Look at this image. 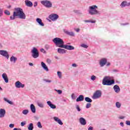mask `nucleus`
I'll list each match as a JSON object with an SVG mask.
<instances>
[{"label":"nucleus","mask_w":130,"mask_h":130,"mask_svg":"<svg viewBox=\"0 0 130 130\" xmlns=\"http://www.w3.org/2000/svg\"><path fill=\"white\" fill-rule=\"evenodd\" d=\"M53 42L55 44L57 47L59 48H64L67 50H74L75 47L72 45H64L63 40L59 38H55L53 40Z\"/></svg>","instance_id":"f257e3e1"},{"label":"nucleus","mask_w":130,"mask_h":130,"mask_svg":"<svg viewBox=\"0 0 130 130\" xmlns=\"http://www.w3.org/2000/svg\"><path fill=\"white\" fill-rule=\"evenodd\" d=\"M15 12H13V15L10 16V20H15L16 17H18L19 19L25 20L26 19V14H24L23 9L21 8L15 9Z\"/></svg>","instance_id":"f03ea898"},{"label":"nucleus","mask_w":130,"mask_h":130,"mask_svg":"<svg viewBox=\"0 0 130 130\" xmlns=\"http://www.w3.org/2000/svg\"><path fill=\"white\" fill-rule=\"evenodd\" d=\"M88 13L89 15L94 16L95 15H101V13L98 11V6L97 5H92L88 7Z\"/></svg>","instance_id":"7ed1b4c3"},{"label":"nucleus","mask_w":130,"mask_h":130,"mask_svg":"<svg viewBox=\"0 0 130 130\" xmlns=\"http://www.w3.org/2000/svg\"><path fill=\"white\" fill-rule=\"evenodd\" d=\"M115 83L114 80H111L110 76H105L102 81V84L104 86H111Z\"/></svg>","instance_id":"20e7f679"},{"label":"nucleus","mask_w":130,"mask_h":130,"mask_svg":"<svg viewBox=\"0 0 130 130\" xmlns=\"http://www.w3.org/2000/svg\"><path fill=\"white\" fill-rule=\"evenodd\" d=\"M41 3L43 6H45L46 9H51L53 5L52 2L49 0H44L41 2Z\"/></svg>","instance_id":"39448f33"},{"label":"nucleus","mask_w":130,"mask_h":130,"mask_svg":"<svg viewBox=\"0 0 130 130\" xmlns=\"http://www.w3.org/2000/svg\"><path fill=\"white\" fill-rule=\"evenodd\" d=\"M102 97V91L100 90H96L93 93L92 98L94 100L96 99H99Z\"/></svg>","instance_id":"423d86ee"},{"label":"nucleus","mask_w":130,"mask_h":130,"mask_svg":"<svg viewBox=\"0 0 130 130\" xmlns=\"http://www.w3.org/2000/svg\"><path fill=\"white\" fill-rule=\"evenodd\" d=\"M31 56L33 58H38L39 57V52L37 48L34 47L31 51Z\"/></svg>","instance_id":"0eeeda50"},{"label":"nucleus","mask_w":130,"mask_h":130,"mask_svg":"<svg viewBox=\"0 0 130 130\" xmlns=\"http://www.w3.org/2000/svg\"><path fill=\"white\" fill-rule=\"evenodd\" d=\"M58 18H59V16L56 14H51L49 16V19L53 21L57 20Z\"/></svg>","instance_id":"6e6552de"},{"label":"nucleus","mask_w":130,"mask_h":130,"mask_svg":"<svg viewBox=\"0 0 130 130\" xmlns=\"http://www.w3.org/2000/svg\"><path fill=\"white\" fill-rule=\"evenodd\" d=\"M120 7L122 9L125 8V7H130V2H127L126 1H122L120 5Z\"/></svg>","instance_id":"1a4fd4ad"},{"label":"nucleus","mask_w":130,"mask_h":130,"mask_svg":"<svg viewBox=\"0 0 130 130\" xmlns=\"http://www.w3.org/2000/svg\"><path fill=\"white\" fill-rule=\"evenodd\" d=\"M15 86L16 88L20 89V88H24L25 87V84L21 83L19 81H17L15 82Z\"/></svg>","instance_id":"9d476101"},{"label":"nucleus","mask_w":130,"mask_h":130,"mask_svg":"<svg viewBox=\"0 0 130 130\" xmlns=\"http://www.w3.org/2000/svg\"><path fill=\"white\" fill-rule=\"evenodd\" d=\"M0 54L2 55V56H4V57L7 58V59H9V55L8 51L1 50H0Z\"/></svg>","instance_id":"9b49d317"},{"label":"nucleus","mask_w":130,"mask_h":130,"mask_svg":"<svg viewBox=\"0 0 130 130\" xmlns=\"http://www.w3.org/2000/svg\"><path fill=\"white\" fill-rule=\"evenodd\" d=\"M79 121L81 125H86V124H87V121H86V119L83 117H80L79 119Z\"/></svg>","instance_id":"f8f14e48"},{"label":"nucleus","mask_w":130,"mask_h":130,"mask_svg":"<svg viewBox=\"0 0 130 130\" xmlns=\"http://www.w3.org/2000/svg\"><path fill=\"white\" fill-rule=\"evenodd\" d=\"M106 62H107V60L106 58H103L101 59L100 61V65L101 68L104 67L106 64Z\"/></svg>","instance_id":"ddd939ff"},{"label":"nucleus","mask_w":130,"mask_h":130,"mask_svg":"<svg viewBox=\"0 0 130 130\" xmlns=\"http://www.w3.org/2000/svg\"><path fill=\"white\" fill-rule=\"evenodd\" d=\"M67 50L61 48H59L57 49V52L59 54H66V53H67Z\"/></svg>","instance_id":"4468645a"},{"label":"nucleus","mask_w":130,"mask_h":130,"mask_svg":"<svg viewBox=\"0 0 130 130\" xmlns=\"http://www.w3.org/2000/svg\"><path fill=\"white\" fill-rule=\"evenodd\" d=\"M6 115V110L0 109V118H4Z\"/></svg>","instance_id":"2eb2a0df"},{"label":"nucleus","mask_w":130,"mask_h":130,"mask_svg":"<svg viewBox=\"0 0 130 130\" xmlns=\"http://www.w3.org/2000/svg\"><path fill=\"white\" fill-rule=\"evenodd\" d=\"M41 66L43 70L46 72H48L49 71V69H48V67H47L46 64H45V63H44V62H41Z\"/></svg>","instance_id":"dca6fc26"},{"label":"nucleus","mask_w":130,"mask_h":130,"mask_svg":"<svg viewBox=\"0 0 130 130\" xmlns=\"http://www.w3.org/2000/svg\"><path fill=\"white\" fill-rule=\"evenodd\" d=\"M53 119L56 121V122H57L58 124H60V125H62V124H63V123H62V121H61V120H60V119H59L58 117H54Z\"/></svg>","instance_id":"f3484780"},{"label":"nucleus","mask_w":130,"mask_h":130,"mask_svg":"<svg viewBox=\"0 0 130 130\" xmlns=\"http://www.w3.org/2000/svg\"><path fill=\"white\" fill-rule=\"evenodd\" d=\"M47 104L52 109H56V106L53 104L52 103H51L50 101L47 102Z\"/></svg>","instance_id":"a211bd4d"},{"label":"nucleus","mask_w":130,"mask_h":130,"mask_svg":"<svg viewBox=\"0 0 130 130\" xmlns=\"http://www.w3.org/2000/svg\"><path fill=\"white\" fill-rule=\"evenodd\" d=\"M36 22L39 24L41 27H44V23L42 22V19L39 18L36 19Z\"/></svg>","instance_id":"6ab92c4d"},{"label":"nucleus","mask_w":130,"mask_h":130,"mask_svg":"<svg viewBox=\"0 0 130 130\" xmlns=\"http://www.w3.org/2000/svg\"><path fill=\"white\" fill-rule=\"evenodd\" d=\"M113 89L115 93H118L120 92V88L117 85H114L113 87Z\"/></svg>","instance_id":"aec40b11"},{"label":"nucleus","mask_w":130,"mask_h":130,"mask_svg":"<svg viewBox=\"0 0 130 130\" xmlns=\"http://www.w3.org/2000/svg\"><path fill=\"white\" fill-rule=\"evenodd\" d=\"M2 78L4 80L5 83H9V78H8V75H7V74L3 73L2 74Z\"/></svg>","instance_id":"412c9836"},{"label":"nucleus","mask_w":130,"mask_h":130,"mask_svg":"<svg viewBox=\"0 0 130 130\" xmlns=\"http://www.w3.org/2000/svg\"><path fill=\"white\" fill-rule=\"evenodd\" d=\"M25 4L26 7H28L29 8H31V7L33 6V3H32L31 1L29 0H25Z\"/></svg>","instance_id":"4be33fe9"},{"label":"nucleus","mask_w":130,"mask_h":130,"mask_svg":"<svg viewBox=\"0 0 130 130\" xmlns=\"http://www.w3.org/2000/svg\"><path fill=\"white\" fill-rule=\"evenodd\" d=\"M30 108L32 113H36V108H35V106H34V104H31L30 105Z\"/></svg>","instance_id":"5701e85b"},{"label":"nucleus","mask_w":130,"mask_h":130,"mask_svg":"<svg viewBox=\"0 0 130 130\" xmlns=\"http://www.w3.org/2000/svg\"><path fill=\"white\" fill-rule=\"evenodd\" d=\"M18 58L14 56H12L10 57V61L11 62H12V63H16V61H17V60Z\"/></svg>","instance_id":"b1692460"},{"label":"nucleus","mask_w":130,"mask_h":130,"mask_svg":"<svg viewBox=\"0 0 130 130\" xmlns=\"http://www.w3.org/2000/svg\"><path fill=\"white\" fill-rule=\"evenodd\" d=\"M81 101H84V95H80L76 99L77 102H81Z\"/></svg>","instance_id":"393cba45"},{"label":"nucleus","mask_w":130,"mask_h":130,"mask_svg":"<svg viewBox=\"0 0 130 130\" xmlns=\"http://www.w3.org/2000/svg\"><path fill=\"white\" fill-rule=\"evenodd\" d=\"M3 100L5 102H7V103H8V104H10V105H14V103H13V102L9 100L7 98H4Z\"/></svg>","instance_id":"a878e982"},{"label":"nucleus","mask_w":130,"mask_h":130,"mask_svg":"<svg viewBox=\"0 0 130 130\" xmlns=\"http://www.w3.org/2000/svg\"><path fill=\"white\" fill-rule=\"evenodd\" d=\"M37 105L40 108H44V103H41L40 102H38Z\"/></svg>","instance_id":"bb28decb"},{"label":"nucleus","mask_w":130,"mask_h":130,"mask_svg":"<svg viewBox=\"0 0 130 130\" xmlns=\"http://www.w3.org/2000/svg\"><path fill=\"white\" fill-rule=\"evenodd\" d=\"M27 128L28 130H33V128H34V126H33V123H29Z\"/></svg>","instance_id":"cd10ccee"},{"label":"nucleus","mask_w":130,"mask_h":130,"mask_svg":"<svg viewBox=\"0 0 130 130\" xmlns=\"http://www.w3.org/2000/svg\"><path fill=\"white\" fill-rule=\"evenodd\" d=\"M85 101L86 102H88V103H91L92 102V99H90L89 97H86L85 98Z\"/></svg>","instance_id":"c85d7f7f"},{"label":"nucleus","mask_w":130,"mask_h":130,"mask_svg":"<svg viewBox=\"0 0 130 130\" xmlns=\"http://www.w3.org/2000/svg\"><path fill=\"white\" fill-rule=\"evenodd\" d=\"M115 106L116 108H120V107H121V103H120V102H116Z\"/></svg>","instance_id":"c756f323"},{"label":"nucleus","mask_w":130,"mask_h":130,"mask_svg":"<svg viewBox=\"0 0 130 130\" xmlns=\"http://www.w3.org/2000/svg\"><path fill=\"white\" fill-rule=\"evenodd\" d=\"M22 114H23V115H27V114H28V113H29V110H24L23 111H22Z\"/></svg>","instance_id":"7c9ffc66"},{"label":"nucleus","mask_w":130,"mask_h":130,"mask_svg":"<svg viewBox=\"0 0 130 130\" xmlns=\"http://www.w3.org/2000/svg\"><path fill=\"white\" fill-rule=\"evenodd\" d=\"M96 79H97V77H96L95 75H92L91 76H90L91 81H95Z\"/></svg>","instance_id":"2f4dec72"},{"label":"nucleus","mask_w":130,"mask_h":130,"mask_svg":"<svg viewBox=\"0 0 130 130\" xmlns=\"http://www.w3.org/2000/svg\"><path fill=\"white\" fill-rule=\"evenodd\" d=\"M57 76L59 78V79H61V77H62V74L61 73V72L60 71H58L57 72Z\"/></svg>","instance_id":"473e14b6"},{"label":"nucleus","mask_w":130,"mask_h":130,"mask_svg":"<svg viewBox=\"0 0 130 130\" xmlns=\"http://www.w3.org/2000/svg\"><path fill=\"white\" fill-rule=\"evenodd\" d=\"M81 47H82L83 48H88V47H89V46L88 45H87L85 44H81L80 45Z\"/></svg>","instance_id":"72a5a7b5"},{"label":"nucleus","mask_w":130,"mask_h":130,"mask_svg":"<svg viewBox=\"0 0 130 130\" xmlns=\"http://www.w3.org/2000/svg\"><path fill=\"white\" fill-rule=\"evenodd\" d=\"M37 126L39 128H42V125H41V122L39 121L37 123Z\"/></svg>","instance_id":"f704fd0d"},{"label":"nucleus","mask_w":130,"mask_h":130,"mask_svg":"<svg viewBox=\"0 0 130 130\" xmlns=\"http://www.w3.org/2000/svg\"><path fill=\"white\" fill-rule=\"evenodd\" d=\"M55 91L59 94V95H60L61 94H62V90H59V89H55Z\"/></svg>","instance_id":"c9c22d12"},{"label":"nucleus","mask_w":130,"mask_h":130,"mask_svg":"<svg viewBox=\"0 0 130 130\" xmlns=\"http://www.w3.org/2000/svg\"><path fill=\"white\" fill-rule=\"evenodd\" d=\"M75 108L77 110V111H78L79 112H80V111H81V108H80V106L79 105H77L75 106Z\"/></svg>","instance_id":"e433bc0d"},{"label":"nucleus","mask_w":130,"mask_h":130,"mask_svg":"<svg viewBox=\"0 0 130 130\" xmlns=\"http://www.w3.org/2000/svg\"><path fill=\"white\" fill-rule=\"evenodd\" d=\"M46 62L48 64H51V62H52V61L51 60V59L47 58L46 59Z\"/></svg>","instance_id":"4c0bfd02"},{"label":"nucleus","mask_w":130,"mask_h":130,"mask_svg":"<svg viewBox=\"0 0 130 130\" xmlns=\"http://www.w3.org/2000/svg\"><path fill=\"white\" fill-rule=\"evenodd\" d=\"M91 106H92V104H91L90 103H88L86 104V108L88 109V108H90Z\"/></svg>","instance_id":"58836bf2"},{"label":"nucleus","mask_w":130,"mask_h":130,"mask_svg":"<svg viewBox=\"0 0 130 130\" xmlns=\"http://www.w3.org/2000/svg\"><path fill=\"white\" fill-rule=\"evenodd\" d=\"M44 48H45V49H46V50H48V49L50 48V46L47 44L45 45Z\"/></svg>","instance_id":"ea45409f"},{"label":"nucleus","mask_w":130,"mask_h":130,"mask_svg":"<svg viewBox=\"0 0 130 130\" xmlns=\"http://www.w3.org/2000/svg\"><path fill=\"white\" fill-rule=\"evenodd\" d=\"M71 98L73 99V100H75L76 98V95H75V93H72L71 95Z\"/></svg>","instance_id":"a19ab883"},{"label":"nucleus","mask_w":130,"mask_h":130,"mask_svg":"<svg viewBox=\"0 0 130 130\" xmlns=\"http://www.w3.org/2000/svg\"><path fill=\"white\" fill-rule=\"evenodd\" d=\"M4 13L6 15H7L8 16H10L11 15L10 11L8 10H6Z\"/></svg>","instance_id":"79ce46f5"},{"label":"nucleus","mask_w":130,"mask_h":130,"mask_svg":"<svg viewBox=\"0 0 130 130\" xmlns=\"http://www.w3.org/2000/svg\"><path fill=\"white\" fill-rule=\"evenodd\" d=\"M3 14H4V11L3 10V9L0 8V17H2Z\"/></svg>","instance_id":"37998d69"},{"label":"nucleus","mask_w":130,"mask_h":130,"mask_svg":"<svg viewBox=\"0 0 130 130\" xmlns=\"http://www.w3.org/2000/svg\"><path fill=\"white\" fill-rule=\"evenodd\" d=\"M26 124V121H24L21 122L20 125L21 126H24Z\"/></svg>","instance_id":"c03bdc74"},{"label":"nucleus","mask_w":130,"mask_h":130,"mask_svg":"<svg viewBox=\"0 0 130 130\" xmlns=\"http://www.w3.org/2000/svg\"><path fill=\"white\" fill-rule=\"evenodd\" d=\"M127 25H129L128 22H126L125 23H121V26H126Z\"/></svg>","instance_id":"a18cd8bd"},{"label":"nucleus","mask_w":130,"mask_h":130,"mask_svg":"<svg viewBox=\"0 0 130 130\" xmlns=\"http://www.w3.org/2000/svg\"><path fill=\"white\" fill-rule=\"evenodd\" d=\"M40 51L41 52H42L43 53H44V54H45V52H46V51H45V50L43 48H41L40 49Z\"/></svg>","instance_id":"49530a36"},{"label":"nucleus","mask_w":130,"mask_h":130,"mask_svg":"<svg viewBox=\"0 0 130 130\" xmlns=\"http://www.w3.org/2000/svg\"><path fill=\"white\" fill-rule=\"evenodd\" d=\"M44 81L46 83H51V82H52V81H51L50 80H48V79H45Z\"/></svg>","instance_id":"de8ad7c7"},{"label":"nucleus","mask_w":130,"mask_h":130,"mask_svg":"<svg viewBox=\"0 0 130 130\" xmlns=\"http://www.w3.org/2000/svg\"><path fill=\"white\" fill-rule=\"evenodd\" d=\"M14 126H15V124H10L9 125V127H10V128H14Z\"/></svg>","instance_id":"09e8293b"},{"label":"nucleus","mask_w":130,"mask_h":130,"mask_svg":"<svg viewBox=\"0 0 130 130\" xmlns=\"http://www.w3.org/2000/svg\"><path fill=\"white\" fill-rule=\"evenodd\" d=\"M63 32H64V33H70L69 30L66 29H63Z\"/></svg>","instance_id":"8fccbe9b"},{"label":"nucleus","mask_w":130,"mask_h":130,"mask_svg":"<svg viewBox=\"0 0 130 130\" xmlns=\"http://www.w3.org/2000/svg\"><path fill=\"white\" fill-rule=\"evenodd\" d=\"M68 35H69V36H75L74 33H67Z\"/></svg>","instance_id":"3c124183"},{"label":"nucleus","mask_w":130,"mask_h":130,"mask_svg":"<svg viewBox=\"0 0 130 130\" xmlns=\"http://www.w3.org/2000/svg\"><path fill=\"white\" fill-rule=\"evenodd\" d=\"M125 124L126 125H130V121L126 120L125 122Z\"/></svg>","instance_id":"603ef678"},{"label":"nucleus","mask_w":130,"mask_h":130,"mask_svg":"<svg viewBox=\"0 0 130 130\" xmlns=\"http://www.w3.org/2000/svg\"><path fill=\"white\" fill-rule=\"evenodd\" d=\"M119 118L120 119H124V118H125V116H120L119 117Z\"/></svg>","instance_id":"864d4df0"},{"label":"nucleus","mask_w":130,"mask_h":130,"mask_svg":"<svg viewBox=\"0 0 130 130\" xmlns=\"http://www.w3.org/2000/svg\"><path fill=\"white\" fill-rule=\"evenodd\" d=\"M38 5V3H37V2H35L34 4V7H37Z\"/></svg>","instance_id":"5fc2aeb1"},{"label":"nucleus","mask_w":130,"mask_h":130,"mask_svg":"<svg viewBox=\"0 0 130 130\" xmlns=\"http://www.w3.org/2000/svg\"><path fill=\"white\" fill-rule=\"evenodd\" d=\"M72 66L73 68H77L78 67V65H77V64H76V63H73V64H72Z\"/></svg>","instance_id":"6e6d98bb"},{"label":"nucleus","mask_w":130,"mask_h":130,"mask_svg":"<svg viewBox=\"0 0 130 130\" xmlns=\"http://www.w3.org/2000/svg\"><path fill=\"white\" fill-rule=\"evenodd\" d=\"M75 31H76V32H77V33L80 32V29L79 28H75L74 29Z\"/></svg>","instance_id":"4d7b16f0"},{"label":"nucleus","mask_w":130,"mask_h":130,"mask_svg":"<svg viewBox=\"0 0 130 130\" xmlns=\"http://www.w3.org/2000/svg\"><path fill=\"white\" fill-rule=\"evenodd\" d=\"M84 23H90L91 20H84Z\"/></svg>","instance_id":"13d9d810"},{"label":"nucleus","mask_w":130,"mask_h":130,"mask_svg":"<svg viewBox=\"0 0 130 130\" xmlns=\"http://www.w3.org/2000/svg\"><path fill=\"white\" fill-rule=\"evenodd\" d=\"M93 128L92 126H90L89 127V128H88V130H93Z\"/></svg>","instance_id":"bf43d9fd"},{"label":"nucleus","mask_w":130,"mask_h":130,"mask_svg":"<svg viewBox=\"0 0 130 130\" xmlns=\"http://www.w3.org/2000/svg\"><path fill=\"white\" fill-rule=\"evenodd\" d=\"M120 125H121V126L123 127L124 126V124H123V122H120Z\"/></svg>","instance_id":"052dcab7"},{"label":"nucleus","mask_w":130,"mask_h":130,"mask_svg":"<svg viewBox=\"0 0 130 130\" xmlns=\"http://www.w3.org/2000/svg\"><path fill=\"white\" fill-rule=\"evenodd\" d=\"M95 22L96 21L95 20H92V21L90 20V23H92V24H94Z\"/></svg>","instance_id":"680f3d73"},{"label":"nucleus","mask_w":130,"mask_h":130,"mask_svg":"<svg viewBox=\"0 0 130 130\" xmlns=\"http://www.w3.org/2000/svg\"><path fill=\"white\" fill-rule=\"evenodd\" d=\"M13 130H22V129L20 128H14Z\"/></svg>","instance_id":"e2e57ef3"},{"label":"nucleus","mask_w":130,"mask_h":130,"mask_svg":"<svg viewBox=\"0 0 130 130\" xmlns=\"http://www.w3.org/2000/svg\"><path fill=\"white\" fill-rule=\"evenodd\" d=\"M28 64H29V66H30V67H33V66H34L33 63H31V62L29 63Z\"/></svg>","instance_id":"0e129e2a"},{"label":"nucleus","mask_w":130,"mask_h":130,"mask_svg":"<svg viewBox=\"0 0 130 130\" xmlns=\"http://www.w3.org/2000/svg\"><path fill=\"white\" fill-rule=\"evenodd\" d=\"M0 91H3V88L0 86Z\"/></svg>","instance_id":"69168bd1"},{"label":"nucleus","mask_w":130,"mask_h":130,"mask_svg":"<svg viewBox=\"0 0 130 130\" xmlns=\"http://www.w3.org/2000/svg\"><path fill=\"white\" fill-rule=\"evenodd\" d=\"M110 64V63H109L107 64V66L108 67V66H109Z\"/></svg>","instance_id":"338daca9"},{"label":"nucleus","mask_w":130,"mask_h":130,"mask_svg":"<svg viewBox=\"0 0 130 130\" xmlns=\"http://www.w3.org/2000/svg\"><path fill=\"white\" fill-rule=\"evenodd\" d=\"M129 69H130V65L129 66Z\"/></svg>","instance_id":"774afa93"}]
</instances>
